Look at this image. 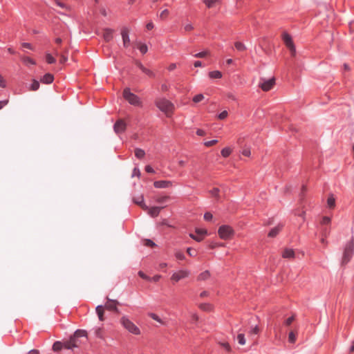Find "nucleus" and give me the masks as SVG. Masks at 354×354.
<instances>
[{
    "label": "nucleus",
    "instance_id": "774afa93",
    "mask_svg": "<svg viewBox=\"0 0 354 354\" xmlns=\"http://www.w3.org/2000/svg\"><path fill=\"white\" fill-rule=\"evenodd\" d=\"M145 170L148 173H154L153 169L149 165L146 166Z\"/></svg>",
    "mask_w": 354,
    "mask_h": 354
},
{
    "label": "nucleus",
    "instance_id": "412c9836",
    "mask_svg": "<svg viewBox=\"0 0 354 354\" xmlns=\"http://www.w3.org/2000/svg\"><path fill=\"white\" fill-rule=\"evenodd\" d=\"M282 257L283 258L292 259L295 257V252L292 249L286 248L284 250Z\"/></svg>",
    "mask_w": 354,
    "mask_h": 354
},
{
    "label": "nucleus",
    "instance_id": "69168bd1",
    "mask_svg": "<svg viewBox=\"0 0 354 354\" xmlns=\"http://www.w3.org/2000/svg\"><path fill=\"white\" fill-rule=\"evenodd\" d=\"M187 254L191 256V257H194L196 255V252L194 251L192 248H187Z\"/></svg>",
    "mask_w": 354,
    "mask_h": 354
},
{
    "label": "nucleus",
    "instance_id": "ea45409f",
    "mask_svg": "<svg viewBox=\"0 0 354 354\" xmlns=\"http://www.w3.org/2000/svg\"><path fill=\"white\" fill-rule=\"evenodd\" d=\"M199 308L204 311H210L212 310V306L209 304H201L199 305Z\"/></svg>",
    "mask_w": 354,
    "mask_h": 354
},
{
    "label": "nucleus",
    "instance_id": "4468645a",
    "mask_svg": "<svg viewBox=\"0 0 354 354\" xmlns=\"http://www.w3.org/2000/svg\"><path fill=\"white\" fill-rule=\"evenodd\" d=\"M153 185L156 188H168L172 186V182L169 180L155 181Z\"/></svg>",
    "mask_w": 354,
    "mask_h": 354
},
{
    "label": "nucleus",
    "instance_id": "603ef678",
    "mask_svg": "<svg viewBox=\"0 0 354 354\" xmlns=\"http://www.w3.org/2000/svg\"><path fill=\"white\" fill-rule=\"evenodd\" d=\"M219 344L223 346L227 351L230 352L231 351V347L230 344L227 342H220Z\"/></svg>",
    "mask_w": 354,
    "mask_h": 354
},
{
    "label": "nucleus",
    "instance_id": "680f3d73",
    "mask_svg": "<svg viewBox=\"0 0 354 354\" xmlns=\"http://www.w3.org/2000/svg\"><path fill=\"white\" fill-rule=\"evenodd\" d=\"M138 275H139L141 278H142V279H146V280H151V278H150V277H149L148 276H147V275H146L143 272H142V271H139V272H138Z\"/></svg>",
    "mask_w": 354,
    "mask_h": 354
},
{
    "label": "nucleus",
    "instance_id": "7c9ffc66",
    "mask_svg": "<svg viewBox=\"0 0 354 354\" xmlns=\"http://www.w3.org/2000/svg\"><path fill=\"white\" fill-rule=\"evenodd\" d=\"M46 60L48 64H54L56 62L55 58L49 53L46 54Z\"/></svg>",
    "mask_w": 354,
    "mask_h": 354
},
{
    "label": "nucleus",
    "instance_id": "8fccbe9b",
    "mask_svg": "<svg viewBox=\"0 0 354 354\" xmlns=\"http://www.w3.org/2000/svg\"><path fill=\"white\" fill-rule=\"evenodd\" d=\"M259 332V328L258 327V326H255L254 327H252L250 330V334L251 335H257L258 334Z\"/></svg>",
    "mask_w": 354,
    "mask_h": 354
},
{
    "label": "nucleus",
    "instance_id": "052dcab7",
    "mask_svg": "<svg viewBox=\"0 0 354 354\" xmlns=\"http://www.w3.org/2000/svg\"><path fill=\"white\" fill-rule=\"evenodd\" d=\"M213 216L210 212H206L204 214V219L205 221H210L212 218Z\"/></svg>",
    "mask_w": 354,
    "mask_h": 354
},
{
    "label": "nucleus",
    "instance_id": "a19ab883",
    "mask_svg": "<svg viewBox=\"0 0 354 354\" xmlns=\"http://www.w3.org/2000/svg\"><path fill=\"white\" fill-rule=\"evenodd\" d=\"M95 334L97 337L102 339L103 338V330L102 328H97L95 330Z\"/></svg>",
    "mask_w": 354,
    "mask_h": 354
},
{
    "label": "nucleus",
    "instance_id": "09e8293b",
    "mask_svg": "<svg viewBox=\"0 0 354 354\" xmlns=\"http://www.w3.org/2000/svg\"><path fill=\"white\" fill-rule=\"evenodd\" d=\"M189 236H190L192 239H193L196 240V241H198V242H200V241H201L203 240V237H202V236H201L200 235H198L197 234H189Z\"/></svg>",
    "mask_w": 354,
    "mask_h": 354
},
{
    "label": "nucleus",
    "instance_id": "2eb2a0df",
    "mask_svg": "<svg viewBox=\"0 0 354 354\" xmlns=\"http://www.w3.org/2000/svg\"><path fill=\"white\" fill-rule=\"evenodd\" d=\"M113 30L110 28L104 29L102 37L106 42L110 41L113 39Z\"/></svg>",
    "mask_w": 354,
    "mask_h": 354
},
{
    "label": "nucleus",
    "instance_id": "6ab92c4d",
    "mask_svg": "<svg viewBox=\"0 0 354 354\" xmlns=\"http://www.w3.org/2000/svg\"><path fill=\"white\" fill-rule=\"evenodd\" d=\"M95 310H96V313H97L99 319L102 322L104 321V307L101 305L97 306L95 308Z\"/></svg>",
    "mask_w": 354,
    "mask_h": 354
},
{
    "label": "nucleus",
    "instance_id": "f3484780",
    "mask_svg": "<svg viewBox=\"0 0 354 354\" xmlns=\"http://www.w3.org/2000/svg\"><path fill=\"white\" fill-rule=\"evenodd\" d=\"M53 80L54 77L50 73H46L40 80V81L44 84H50L53 82Z\"/></svg>",
    "mask_w": 354,
    "mask_h": 354
},
{
    "label": "nucleus",
    "instance_id": "a18cd8bd",
    "mask_svg": "<svg viewBox=\"0 0 354 354\" xmlns=\"http://www.w3.org/2000/svg\"><path fill=\"white\" fill-rule=\"evenodd\" d=\"M169 199V196H160L156 198V202L159 203H163L166 201H167Z\"/></svg>",
    "mask_w": 354,
    "mask_h": 354
},
{
    "label": "nucleus",
    "instance_id": "20e7f679",
    "mask_svg": "<svg viewBox=\"0 0 354 354\" xmlns=\"http://www.w3.org/2000/svg\"><path fill=\"white\" fill-rule=\"evenodd\" d=\"M354 252V238H352L348 243L346 245L343 257H342V263H347L350 261Z\"/></svg>",
    "mask_w": 354,
    "mask_h": 354
},
{
    "label": "nucleus",
    "instance_id": "f257e3e1",
    "mask_svg": "<svg viewBox=\"0 0 354 354\" xmlns=\"http://www.w3.org/2000/svg\"><path fill=\"white\" fill-rule=\"evenodd\" d=\"M156 106L162 112L165 113L167 117H169L174 109V104L165 98H158L156 100Z\"/></svg>",
    "mask_w": 354,
    "mask_h": 354
},
{
    "label": "nucleus",
    "instance_id": "0e129e2a",
    "mask_svg": "<svg viewBox=\"0 0 354 354\" xmlns=\"http://www.w3.org/2000/svg\"><path fill=\"white\" fill-rule=\"evenodd\" d=\"M169 86L165 83L161 85V91L163 92H166L169 90Z\"/></svg>",
    "mask_w": 354,
    "mask_h": 354
},
{
    "label": "nucleus",
    "instance_id": "49530a36",
    "mask_svg": "<svg viewBox=\"0 0 354 354\" xmlns=\"http://www.w3.org/2000/svg\"><path fill=\"white\" fill-rule=\"evenodd\" d=\"M208 55H209V52L205 50V51H203V52L198 53L197 54H195L194 56L195 57L203 58V57H206Z\"/></svg>",
    "mask_w": 354,
    "mask_h": 354
},
{
    "label": "nucleus",
    "instance_id": "f03ea898",
    "mask_svg": "<svg viewBox=\"0 0 354 354\" xmlns=\"http://www.w3.org/2000/svg\"><path fill=\"white\" fill-rule=\"evenodd\" d=\"M120 323L124 328L131 334L139 335L141 333L140 328L127 316H122L120 319Z\"/></svg>",
    "mask_w": 354,
    "mask_h": 354
},
{
    "label": "nucleus",
    "instance_id": "a211bd4d",
    "mask_svg": "<svg viewBox=\"0 0 354 354\" xmlns=\"http://www.w3.org/2000/svg\"><path fill=\"white\" fill-rule=\"evenodd\" d=\"M283 227V225L279 224L277 227L272 228L270 232L268 233V236L270 237H275L279 232L281 230Z\"/></svg>",
    "mask_w": 354,
    "mask_h": 354
},
{
    "label": "nucleus",
    "instance_id": "4d7b16f0",
    "mask_svg": "<svg viewBox=\"0 0 354 354\" xmlns=\"http://www.w3.org/2000/svg\"><path fill=\"white\" fill-rule=\"evenodd\" d=\"M242 154L245 156L249 157L251 154L250 149L249 148H245L242 151Z\"/></svg>",
    "mask_w": 354,
    "mask_h": 354
},
{
    "label": "nucleus",
    "instance_id": "864d4df0",
    "mask_svg": "<svg viewBox=\"0 0 354 354\" xmlns=\"http://www.w3.org/2000/svg\"><path fill=\"white\" fill-rule=\"evenodd\" d=\"M195 232H196V234H197L198 235H200L203 238V236L207 234V231L205 230H202V229H196Z\"/></svg>",
    "mask_w": 354,
    "mask_h": 354
},
{
    "label": "nucleus",
    "instance_id": "dca6fc26",
    "mask_svg": "<svg viewBox=\"0 0 354 354\" xmlns=\"http://www.w3.org/2000/svg\"><path fill=\"white\" fill-rule=\"evenodd\" d=\"M163 207H151V208H149L147 209L148 210V213L149 214L152 216V217H156L158 216L160 212V209H162Z\"/></svg>",
    "mask_w": 354,
    "mask_h": 354
},
{
    "label": "nucleus",
    "instance_id": "3c124183",
    "mask_svg": "<svg viewBox=\"0 0 354 354\" xmlns=\"http://www.w3.org/2000/svg\"><path fill=\"white\" fill-rule=\"evenodd\" d=\"M228 115V113L227 111H222L218 115V118L219 120H224L225 119Z\"/></svg>",
    "mask_w": 354,
    "mask_h": 354
},
{
    "label": "nucleus",
    "instance_id": "c756f323",
    "mask_svg": "<svg viewBox=\"0 0 354 354\" xmlns=\"http://www.w3.org/2000/svg\"><path fill=\"white\" fill-rule=\"evenodd\" d=\"M137 46L142 54H145L148 50V48L145 44L138 43Z\"/></svg>",
    "mask_w": 354,
    "mask_h": 354
},
{
    "label": "nucleus",
    "instance_id": "5701e85b",
    "mask_svg": "<svg viewBox=\"0 0 354 354\" xmlns=\"http://www.w3.org/2000/svg\"><path fill=\"white\" fill-rule=\"evenodd\" d=\"M138 67L141 69V71L149 75V77H154V73L150 71L149 69L145 68L142 64H138Z\"/></svg>",
    "mask_w": 354,
    "mask_h": 354
},
{
    "label": "nucleus",
    "instance_id": "6e6552de",
    "mask_svg": "<svg viewBox=\"0 0 354 354\" xmlns=\"http://www.w3.org/2000/svg\"><path fill=\"white\" fill-rule=\"evenodd\" d=\"M189 275V271L187 270H180L175 272L171 277V279L174 282H178L181 279L187 278Z\"/></svg>",
    "mask_w": 354,
    "mask_h": 354
},
{
    "label": "nucleus",
    "instance_id": "58836bf2",
    "mask_svg": "<svg viewBox=\"0 0 354 354\" xmlns=\"http://www.w3.org/2000/svg\"><path fill=\"white\" fill-rule=\"evenodd\" d=\"M219 192H220L219 189L216 188V187L213 188L212 190L209 191L210 194L212 196L216 198L217 199L219 198Z\"/></svg>",
    "mask_w": 354,
    "mask_h": 354
},
{
    "label": "nucleus",
    "instance_id": "bb28decb",
    "mask_svg": "<svg viewBox=\"0 0 354 354\" xmlns=\"http://www.w3.org/2000/svg\"><path fill=\"white\" fill-rule=\"evenodd\" d=\"M234 46L239 51H245L246 50L245 44L240 41H236L234 43Z\"/></svg>",
    "mask_w": 354,
    "mask_h": 354
},
{
    "label": "nucleus",
    "instance_id": "7ed1b4c3",
    "mask_svg": "<svg viewBox=\"0 0 354 354\" xmlns=\"http://www.w3.org/2000/svg\"><path fill=\"white\" fill-rule=\"evenodd\" d=\"M123 97L131 105L137 106H142V102L140 99L138 97V96L131 93L129 88L124 89Z\"/></svg>",
    "mask_w": 354,
    "mask_h": 354
},
{
    "label": "nucleus",
    "instance_id": "e433bc0d",
    "mask_svg": "<svg viewBox=\"0 0 354 354\" xmlns=\"http://www.w3.org/2000/svg\"><path fill=\"white\" fill-rule=\"evenodd\" d=\"M148 315L152 318L153 319L157 321L158 322H159L160 324H165L164 322L155 313H150L148 314Z\"/></svg>",
    "mask_w": 354,
    "mask_h": 354
},
{
    "label": "nucleus",
    "instance_id": "393cba45",
    "mask_svg": "<svg viewBox=\"0 0 354 354\" xmlns=\"http://www.w3.org/2000/svg\"><path fill=\"white\" fill-rule=\"evenodd\" d=\"M64 348L63 342H55L53 345V350L55 352L59 351Z\"/></svg>",
    "mask_w": 354,
    "mask_h": 354
},
{
    "label": "nucleus",
    "instance_id": "b1692460",
    "mask_svg": "<svg viewBox=\"0 0 354 354\" xmlns=\"http://www.w3.org/2000/svg\"><path fill=\"white\" fill-rule=\"evenodd\" d=\"M209 76L212 79H220L222 77V73L218 71H214L209 73Z\"/></svg>",
    "mask_w": 354,
    "mask_h": 354
},
{
    "label": "nucleus",
    "instance_id": "338daca9",
    "mask_svg": "<svg viewBox=\"0 0 354 354\" xmlns=\"http://www.w3.org/2000/svg\"><path fill=\"white\" fill-rule=\"evenodd\" d=\"M196 134H197L198 136H205V131H203V130H202V129H197V131H196Z\"/></svg>",
    "mask_w": 354,
    "mask_h": 354
},
{
    "label": "nucleus",
    "instance_id": "c03bdc74",
    "mask_svg": "<svg viewBox=\"0 0 354 354\" xmlns=\"http://www.w3.org/2000/svg\"><path fill=\"white\" fill-rule=\"evenodd\" d=\"M203 99H204V95L203 94H198L193 97V101L195 103H198V102L202 101Z\"/></svg>",
    "mask_w": 354,
    "mask_h": 354
},
{
    "label": "nucleus",
    "instance_id": "4c0bfd02",
    "mask_svg": "<svg viewBox=\"0 0 354 354\" xmlns=\"http://www.w3.org/2000/svg\"><path fill=\"white\" fill-rule=\"evenodd\" d=\"M145 153L144 151V150L141 149H135V156L138 158H142L145 156Z\"/></svg>",
    "mask_w": 354,
    "mask_h": 354
},
{
    "label": "nucleus",
    "instance_id": "0eeeda50",
    "mask_svg": "<svg viewBox=\"0 0 354 354\" xmlns=\"http://www.w3.org/2000/svg\"><path fill=\"white\" fill-rule=\"evenodd\" d=\"M68 52L69 49L67 47L60 48V50L57 48L54 50V53L59 57V62L61 64H64L68 60Z\"/></svg>",
    "mask_w": 354,
    "mask_h": 354
},
{
    "label": "nucleus",
    "instance_id": "423d86ee",
    "mask_svg": "<svg viewBox=\"0 0 354 354\" xmlns=\"http://www.w3.org/2000/svg\"><path fill=\"white\" fill-rule=\"evenodd\" d=\"M87 332L84 330H77L73 336L71 337V340L75 344V348L80 346L82 342L79 339L80 337H86Z\"/></svg>",
    "mask_w": 354,
    "mask_h": 354
},
{
    "label": "nucleus",
    "instance_id": "bf43d9fd",
    "mask_svg": "<svg viewBox=\"0 0 354 354\" xmlns=\"http://www.w3.org/2000/svg\"><path fill=\"white\" fill-rule=\"evenodd\" d=\"M184 29L185 31L189 32L192 30L194 29V27L191 24H187L185 25Z\"/></svg>",
    "mask_w": 354,
    "mask_h": 354
},
{
    "label": "nucleus",
    "instance_id": "5fc2aeb1",
    "mask_svg": "<svg viewBox=\"0 0 354 354\" xmlns=\"http://www.w3.org/2000/svg\"><path fill=\"white\" fill-rule=\"evenodd\" d=\"M218 142V140H210V141H207L204 143V145L206 146V147H212L214 145H216V143Z\"/></svg>",
    "mask_w": 354,
    "mask_h": 354
},
{
    "label": "nucleus",
    "instance_id": "473e14b6",
    "mask_svg": "<svg viewBox=\"0 0 354 354\" xmlns=\"http://www.w3.org/2000/svg\"><path fill=\"white\" fill-rule=\"evenodd\" d=\"M207 8H211L214 6V3L219 2V0H203Z\"/></svg>",
    "mask_w": 354,
    "mask_h": 354
},
{
    "label": "nucleus",
    "instance_id": "9d476101",
    "mask_svg": "<svg viewBox=\"0 0 354 354\" xmlns=\"http://www.w3.org/2000/svg\"><path fill=\"white\" fill-rule=\"evenodd\" d=\"M126 123L122 119L118 120L114 124L113 129L117 134L124 132L126 129Z\"/></svg>",
    "mask_w": 354,
    "mask_h": 354
},
{
    "label": "nucleus",
    "instance_id": "9b49d317",
    "mask_svg": "<svg viewBox=\"0 0 354 354\" xmlns=\"http://www.w3.org/2000/svg\"><path fill=\"white\" fill-rule=\"evenodd\" d=\"M129 28L124 27L121 30V35L122 38L123 45L125 48H127L130 45V39H129Z\"/></svg>",
    "mask_w": 354,
    "mask_h": 354
},
{
    "label": "nucleus",
    "instance_id": "ddd939ff",
    "mask_svg": "<svg viewBox=\"0 0 354 354\" xmlns=\"http://www.w3.org/2000/svg\"><path fill=\"white\" fill-rule=\"evenodd\" d=\"M282 39H283V41L284 42V44H286V47L288 48V49H290V48H292L293 47H295V44L292 41V39L290 37V35L286 32H284L283 35H282Z\"/></svg>",
    "mask_w": 354,
    "mask_h": 354
},
{
    "label": "nucleus",
    "instance_id": "f8f14e48",
    "mask_svg": "<svg viewBox=\"0 0 354 354\" xmlns=\"http://www.w3.org/2000/svg\"><path fill=\"white\" fill-rule=\"evenodd\" d=\"M275 84V79L271 78L268 80H264L263 83L260 84V87L264 91H270Z\"/></svg>",
    "mask_w": 354,
    "mask_h": 354
},
{
    "label": "nucleus",
    "instance_id": "e2e57ef3",
    "mask_svg": "<svg viewBox=\"0 0 354 354\" xmlns=\"http://www.w3.org/2000/svg\"><path fill=\"white\" fill-rule=\"evenodd\" d=\"M145 245L147 246L153 247V245H155V243L149 239H146L145 241Z\"/></svg>",
    "mask_w": 354,
    "mask_h": 354
},
{
    "label": "nucleus",
    "instance_id": "2f4dec72",
    "mask_svg": "<svg viewBox=\"0 0 354 354\" xmlns=\"http://www.w3.org/2000/svg\"><path fill=\"white\" fill-rule=\"evenodd\" d=\"M327 204L328 207L333 208L335 205V200L333 195L330 196L327 200Z\"/></svg>",
    "mask_w": 354,
    "mask_h": 354
},
{
    "label": "nucleus",
    "instance_id": "aec40b11",
    "mask_svg": "<svg viewBox=\"0 0 354 354\" xmlns=\"http://www.w3.org/2000/svg\"><path fill=\"white\" fill-rule=\"evenodd\" d=\"M135 203L138 205L142 209L147 210L148 207L144 203V198L142 196H139L138 198L133 199Z\"/></svg>",
    "mask_w": 354,
    "mask_h": 354
},
{
    "label": "nucleus",
    "instance_id": "4be33fe9",
    "mask_svg": "<svg viewBox=\"0 0 354 354\" xmlns=\"http://www.w3.org/2000/svg\"><path fill=\"white\" fill-rule=\"evenodd\" d=\"M63 346H64V348L66 349L71 350V349L75 348V344H74V342H73V341L71 340V338H70V339H68L67 341L63 342Z\"/></svg>",
    "mask_w": 354,
    "mask_h": 354
},
{
    "label": "nucleus",
    "instance_id": "79ce46f5",
    "mask_svg": "<svg viewBox=\"0 0 354 354\" xmlns=\"http://www.w3.org/2000/svg\"><path fill=\"white\" fill-rule=\"evenodd\" d=\"M169 15V11L167 9L162 10L160 14V18L162 20L165 19Z\"/></svg>",
    "mask_w": 354,
    "mask_h": 354
},
{
    "label": "nucleus",
    "instance_id": "f704fd0d",
    "mask_svg": "<svg viewBox=\"0 0 354 354\" xmlns=\"http://www.w3.org/2000/svg\"><path fill=\"white\" fill-rule=\"evenodd\" d=\"M297 333L294 331H290L288 335V341L290 343L294 344L296 341Z\"/></svg>",
    "mask_w": 354,
    "mask_h": 354
},
{
    "label": "nucleus",
    "instance_id": "c9c22d12",
    "mask_svg": "<svg viewBox=\"0 0 354 354\" xmlns=\"http://www.w3.org/2000/svg\"><path fill=\"white\" fill-rule=\"evenodd\" d=\"M232 153V149L230 147H225L221 150V155L227 158Z\"/></svg>",
    "mask_w": 354,
    "mask_h": 354
},
{
    "label": "nucleus",
    "instance_id": "c85d7f7f",
    "mask_svg": "<svg viewBox=\"0 0 354 354\" xmlns=\"http://www.w3.org/2000/svg\"><path fill=\"white\" fill-rule=\"evenodd\" d=\"M21 60L25 64H32L35 65L36 62L29 57H22Z\"/></svg>",
    "mask_w": 354,
    "mask_h": 354
},
{
    "label": "nucleus",
    "instance_id": "37998d69",
    "mask_svg": "<svg viewBox=\"0 0 354 354\" xmlns=\"http://www.w3.org/2000/svg\"><path fill=\"white\" fill-rule=\"evenodd\" d=\"M330 223V218L328 216H324L321 221V225H328Z\"/></svg>",
    "mask_w": 354,
    "mask_h": 354
},
{
    "label": "nucleus",
    "instance_id": "72a5a7b5",
    "mask_svg": "<svg viewBox=\"0 0 354 354\" xmlns=\"http://www.w3.org/2000/svg\"><path fill=\"white\" fill-rule=\"evenodd\" d=\"M39 88V82L36 80H33L32 83L30 87V90L32 91H35L38 90Z\"/></svg>",
    "mask_w": 354,
    "mask_h": 354
},
{
    "label": "nucleus",
    "instance_id": "39448f33",
    "mask_svg": "<svg viewBox=\"0 0 354 354\" xmlns=\"http://www.w3.org/2000/svg\"><path fill=\"white\" fill-rule=\"evenodd\" d=\"M218 234L221 239L228 240L232 239L234 234V231L230 225H223L218 228Z\"/></svg>",
    "mask_w": 354,
    "mask_h": 354
},
{
    "label": "nucleus",
    "instance_id": "de8ad7c7",
    "mask_svg": "<svg viewBox=\"0 0 354 354\" xmlns=\"http://www.w3.org/2000/svg\"><path fill=\"white\" fill-rule=\"evenodd\" d=\"M175 257L179 260H183L185 259V255L181 251H176L175 252Z\"/></svg>",
    "mask_w": 354,
    "mask_h": 354
},
{
    "label": "nucleus",
    "instance_id": "1a4fd4ad",
    "mask_svg": "<svg viewBox=\"0 0 354 354\" xmlns=\"http://www.w3.org/2000/svg\"><path fill=\"white\" fill-rule=\"evenodd\" d=\"M119 304V302L117 300L111 299L107 297V301L104 305V308L109 310H113L115 312H118V309L117 306Z\"/></svg>",
    "mask_w": 354,
    "mask_h": 354
},
{
    "label": "nucleus",
    "instance_id": "13d9d810",
    "mask_svg": "<svg viewBox=\"0 0 354 354\" xmlns=\"http://www.w3.org/2000/svg\"><path fill=\"white\" fill-rule=\"evenodd\" d=\"M295 320V317L294 316H291L290 317H288L286 321H285V324L286 326H290L292 322Z\"/></svg>",
    "mask_w": 354,
    "mask_h": 354
},
{
    "label": "nucleus",
    "instance_id": "a878e982",
    "mask_svg": "<svg viewBox=\"0 0 354 354\" xmlns=\"http://www.w3.org/2000/svg\"><path fill=\"white\" fill-rule=\"evenodd\" d=\"M237 340L240 345H245L246 343V339L244 333H239L237 335Z\"/></svg>",
    "mask_w": 354,
    "mask_h": 354
},
{
    "label": "nucleus",
    "instance_id": "cd10ccee",
    "mask_svg": "<svg viewBox=\"0 0 354 354\" xmlns=\"http://www.w3.org/2000/svg\"><path fill=\"white\" fill-rule=\"evenodd\" d=\"M210 276V274L209 272V271L206 270L202 273H201L198 277V280H201V281H203V280H206L207 279H208Z\"/></svg>",
    "mask_w": 354,
    "mask_h": 354
},
{
    "label": "nucleus",
    "instance_id": "6e6d98bb",
    "mask_svg": "<svg viewBox=\"0 0 354 354\" xmlns=\"http://www.w3.org/2000/svg\"><path fill=\"white\" fill-rule=\"evenodd\" d=\"M0 87L2 88L6 87V81L1 75H0Z\"/></svg>",
    "mask_w": 354,
    "mask_h": 354
}]
</instances>
